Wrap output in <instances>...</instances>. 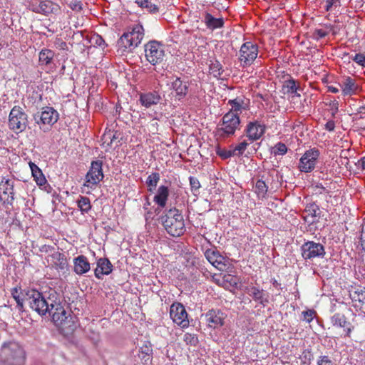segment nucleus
<instances>
[{
  "instance_id": "nucleus-1",
  "label": "nucleus",
  "mask_w": 365,
  "mask_h": 365,
  "mask_svg": "<svg viewBox=\"0 0 365 365\" xmlns=\"http://www.w3.org/2000/svg\"><path fill=\"white\" fill-rule=\"evenodd\" d=\"M48 298L50 302L47 313L52 317L54 324L59 327L64 334H72L77 326L70 313L66 311L65 302H63L59 294L54 289L49 291Z\"/></svg>"
},
{
  "instance_id": "nucleus-2",
  "label": "nucleus",
  "mask_w": 365,
  "mask_h": 365,
  "mask_svg": "<svg viewBox=\"0 0 365 365\" xmlns=\"http://www.w3.org/2000/svg\"><path fill=\"white\" fill-rule=\"evenodd\" d=\"M26 352L16 341H8L0 348V365H25Z\"/></svg>"
},
{
  "instance_id": "nucleus-3",
  "label": "nucleus",
  "mask_w": 365,
  "mask_h": 365,
  "mask_svg": "<svg viewBox=\"0 0 365 365\" xmlns=\"http://www.w3.org/2000/svg\"><path fill=\"white\" fill-rule=\"evenodd\" d=\"M161 221L167 232L173 237L182 236L185 232L183 216L175 207L166 210Z\"/></svg>"
},
{
  "instance_id": "nucleus-4",
  "label": "nucleus",
  "mask_w": 365,
  "mask_h": 365,
  "mask_svg": "<svg viewBox=\"0 0 365 365\" xmlns=\"http://www.w3.org/2000/svg\"><path fill=\"white\" fill-rule=\"evenodd\" d=\"M25 293V302L29 306L39 315H46L49 307V299L36 289H31L24 291Z\"/></svg>"
},
{
  "instance_id": "nucleus-5",
  "label": "nucleus",
  "mask_w": 365,
  "mask_h": 365,
  "mask_svg": "<svg viewBox=\"0 0 365 365\" xmlns=\"http://www.w3.org/2000/svg\"><path fill=\"white\" fill-rule=\"evenodd\" d=\"M240 125L239 115L232 113H227L217 125L216 135L220 138H230L235 135L236 130L240 128Z\"/></svg>"
},
{
  "instance_id": "nucleus-6",
  "label": "nucleus",
  "mask_w": 365,
  "mask_h": 365,
  "mask_svg": "<svg viewBox=\"0 0 365 365\" xmlns=\"http://www.w3.org/2000/svg\"><path fill=\"white\" fill-rule=\"evenodd\" d=\"M144 37V29L142 25L136 24L133 26L130 31L124 33L118 40L119 46L131 51L137 47Z\"/></svg>"
},
{
  "instance_id": "nucleus-7",
  "label": "nucleus",
  "mask_w": 365,
  "mask_h": 365,
  "mask_svg": "<svg viewBox=\"0 0 365 365\" xmlns=\"http://www.w3.org/2000/svg\"><path fill=\"white\" fill-rule=\"evenodd\" d=\"M9 128L16 133L24 131L28 125V115L20 106H15L9 115Z\"/></svg>"
},
{
  "instance_id": "nucleus-8",
  "label": "nucleus",
  "mask_w": 365,
  "mask_h": 365,
  "mask_svg": "<svg viewBox=\"0 0 365 365\" xmlns=\"http://www.w3.org/2000/svg\"><path fill=\"white\" fill-rule=\"evenodd\" d=\"M145 56L152 65L160 63L165 57L163 45L157 41H149L145 45Z\"/></svg>"
},
{
  "instance_id": "nucleus-9",
  "label": "nucleus",
  "mask_w": 365,
  "mask_h": 365,
  "mask_svg": "<svg viewBox=\"0 0 365 365\" xmlns=\"http://www.w3.org/2000/svg\"><path fill=\"white\" fill-rule=\"evenodd\" d=\"M102 167L103 162L101 160H96L91 163V168L86 175L84 187L95 189L98 184L103 180L104 175Z\"/></svg>"
},
{
  "instance_id": "nucleus-10",
  "label": "nucleus",
  "mask_w": 365,
  "mask_h": 365,
  "mask_svg": "<svg viewBox=\"0 0 365 365\" xmlns=\"http://www.w3.org/2000/svg\"><path fill=\"white\" fill-rule=\"evenodd\" d=\"M258 46L251 41L244 43L240 50L239 60L243 68L250 66L258 55Z\"/></svg>"
},
{
  "instance_id": "nucleus-11",
  "label": "nucleus",
  "mask_w": 365,
  "mask_h": 365,
  "mask_svg": "<svg viewBox=\"0 0 365 365\" xmlns=\"http://www.w3.org/2000/svg\"><path fill=\"white\" fill-rule=\"evenodd\" d=\"M302 257L305 261L317 257L323 258L326 254L324 247L319 242L307 241L301 246Z\"/></svg>"
},
{
  "instance_id": "nucleus-12",
  "label": "nucleus",
  "mask_w": 365,
  "mask_h": 365,
  "mask_svg": "<svg viewBox=\"0 0 365 365\" xmlns=\"http://www.w3.org/2000/svg\"><path fill=\"white\" fill-rule=\"evenodd\" d=\"M34 119L40 128L45 131L42 125L51 126L56 123L58 120V113L52 107H44L41 112L34 115Z\"/></svg>"
},
{
  "instance_id": "nucleus-13",
  "label": "nucleus",
  "mask_w": 365,
  "mask_h": 365,
  "mask_svg": "<svg viewBox=\"0 0 365 365\" xmlns=\"http://www.w3.org/2000/svg\"><path fill=\"white\" fill-rule=\"evenodd\" d=\"M170 316L173 322L185 328L189 326V320L187 319V313L185 307L179 302H175L170 306Z\"/></svg>"
},
{
  "instance_id": "nucleus-14",
  "label": "nucleus",
  "mask_w": 365,
  "mask_h": 365,
  "mask_svg": "<svg viewBox=\"0 0 365 365\" xmlns=\"http://www.w3.org/2000/svg\"><path fill=\"white\" fill-rule=\"evenodd\" d=\"M319 154V150L317 148L307 150L300 158L299 165L300 170L304 173L312 171L315 168Z\"/></svg>"
},
{
  "instance_id": "nucleus-15",
  "label": "nucleus",
  "mask_w": 365,
  "mask_h": 365,
  "mask_svg": "<svg viewBox=\"0 0 365 365\" xmlns=\"http://www.w3.org/2000/svg\"><path fill=\"white\" fill-rule=\"evenodd\" d=\"M34 12L48 15L56 14L60 10L58 4L49 0L34 1L30 5Z\"/></svg>"
},
{
  "instance_id": "nucleus-16",
  "label": "nucleus",
  "mask_w": 365,
  "mask_h": 365,
  "mask_svg": "<svg viewBox=\"0 0 365 365\" xmlns=\"http://www.w3.org/2000/svg\"><path fill=\"white\" fill-rule=\"evenodd\" d=\"M226 314L220 309H211L205 314V320L209 327L217 329L223 326Z\"/></svg>"
},
{
  "instance_id": "nucleus-17",
  "label": "nucleus",
  "mask_w": 365,
  "mask_h": 365,
  "mask_svg": "<svg viewBox=\"0 0 365 365\" xmlns=\"http://www.w3.org/2000/svg\"><path fill=\"white\" fill-rule=\"evenodd\" d=\"M48 264L57 270L63 271L68 267L67 259L64 254L56 250L46 257Z\"/></svg>"
},
{
  "instance_id": "nucleus-18",
  "label": "nucleus",
  "mask_w": 365,
  "mask_h": 365,
  "mask_svg": "<svg viewBox=\"0 0 365 365\" xmlns=\"http://www.w3.org/2000/svg\"><path fill=\"white\" fill-rule=\"evenodd\" d=\"M265 131V125L257 120L250 122L246 128V133L248 138L252 140L259 139Z\"/></svg>"
},
{
  "instance_id": "nucleus-19",
  "label": "nucleus",
  "mask_w": 365,
  "mask_h": 365,
  "mask_svg": "<svg viewBox=\"0 0 365 365\" xmlns=\"http://www.w3.org/2000/svg\"><path fill=\"white\" fill-rule=\"evenodd\" d=\"M349 296L353 302V306L365 312V287H359L349 291Z\"/></svg>"
},
{
  "instance_id": "nucleus-20",
  "label": "nucleus",
  "mask_w": 365,
  "mask_h": 365,
  "mask_svg": "<svg viewBox=\"0 0 365 365\" xmlns=\"http://www.w3.org/2000/svg\"><path fill=\"white\" fill-rule=\"evenodd\" d=\"M0 190H2L4 195H8V197L4 200V203L12 205L15 200L14 180L3 178L0 182Z\"/></svg>"
},
{
  "instance_id": "nucleus-21",
  "label": "nucleus",
  "mask_w": 365,
  "mask_h": 365,
  "mask_svg": "<svg viewBox=\"0 0 365 365\" xmlns=\"http://www.w3.org/2000/svg\"><path fill=\"white\" fill-rule=\"evenodd\" d=\"M339 85L344 96H352L359 90V86L356 80L350 76L342 77Z\"/></svg>"
},
{
  "instance_id": "nucleus-22",
  "label": "nucleus",
  "mask_w": 365,
  "mask_h": 365,
  "mask_svg": "<svg viewBox=\"0 0 365 365\" xmlns=\"http://www.w3.org/2000/svg\"><path fill=\"white\" fill-rule=\"evenodd\" d=\"M331 322L334 327H339L344 329L345 336L350 337L353 326L347 321L345 315L341 313H336L331 317Z\"/></svg>"
},
{
  "instance_id": "nucleus-23",
  "label": "nucleus",
  "mask_w": 365,
  "mask_h": 365,
  "mask_svg": "<svg viewBox=\"0 0 365 365\" xmlns=\"http://www.w3.org/2000/svg\"><path fill=\"white\" fill-rule=\"evenodd\" d=\"M245 292L255 302H259L263 306L269 303V296L263 289H260L255 286H248L245 288Z\"/></svg>"
},
{
  "instance_id": "nucleus-24",
  "label": "nucleus",
  "mask_w": 365,
  "mask_h": 365,
  "mask_svg": "<svg viewBox=\"0 0 365 365\" xmlns=\"http://www.w3.org/2000/svg\"><path fill=\"white\" fill-rule=\"evenodd\" d=\"M250 101L244 97H237L235 99L229 100L227 105L231 106L228 113H232L239 115L242 110H246L249 108Z\"/></svg>"
},
{
  "instance_id": "nucleus-25",
  "label": "nucleus",
  "mask_w": 365,
  "mask_h": 365,
  "mask_svg": "<svg viewBox=\"0 0 365 365\" xmlns=\"http://www.w3.org/2000/svg\"><path fill=\"white\" fill-rule=\"evenodd\" d=\"M113 270V264L108 258H99L97 260V267L94 271L95 277L101 279L102 275H108Z\"/></svg>"
},
{
  "instance_id": "nucleus-26",
  "label": "nucleus",
  "mask_w": 365,
  "mask_h": 365,
  "mask_svg": "<svg viewBox=\"0 0 365 365\" xmlns=\"http://www.w3.org/2000/svg\"><path fill=\"white\" fill-rule=\"evenodd\" d=\"M90 269L91 264L86 256L79 255L73 259V271L76 274L82 275Z\"/></svg>"
},
{
  "instance_id": "nucleus-27",
  "label": "nucleus",
  "mask_w": 365,
  "mask_h": 365,
  "mask_svg": "<svg viewBox=\"0 0 365 365\" xmlns=\"http://www.w3.org/2000/svg\"><path fill=\"white\" fill-rule=\"evenodd\" d=\"M171 86L175 92V97L180 101L186 96L188 92L189 83L182 81L180 78H176L175 80L172 82Z\"/></svg>"
},
{
  "instance_id": "nucleus-28",
  "label": "nucleus",
  "mask_w": 365,
  "mask_h": 365,
  "mask_svg": "<svg viewBox=\"0 0 365 365\" xmlns=\"http://www.w3.org/2000/svg\"><path fill=\"white\" fill-rule=\"evenodd\" d=\"M202 22L211 31L222 28L225 24L223 18H215L207 11L203 14Z\"/></svg>"
},
{
  "instance_id": "nucleus-29",
  "label": "nucleus",
  "mask_w": 365,
  "mask_h": 365,
  "mask_svg": "<svg viewBox=\"0 0 365 365\" xmlns=\"http://www.w3.org/2000/svg\"><path fill=\"white\" fill-rule=\"evenodd\" d=\"M54 56L55 53L53 51L48 48L42 49L38 53L39 66H45L48 68H53Z\"/></svg>"
},
{
  "instance_id": "nucleus-30",
  "label": "nucleus",
  "mask_w": 365,
  "mask_h": 365,
  "mask_svg": "<svg viewBox=\"0 0 365 365\" xmlns=\"http://www.w3.org/2000/svg\"><path fill=\"white\" fill-rule=\"evenodd\" d=\"M206 259L216 268L222 269V266L225 264L222 262L224 257L217 250L207 249L205 252Z\"/></svg>"
},
{
  "instance_id": "nucleus-31",
  "label": "nucleus",
  "mask_w": 365,
  "mask_h": 365,
  "mask_svg": "<svg viewBox=\"0 0 365 365\" xmlns=\"http://www.w3.org/2000/svg\"><path fill=\"white\" fill-rule=\"evenodd\" d=\"M160 99V96L156 91L148 92L140 95V101L146 108L158 104Z\"/></svg>"
},
{
  "instance_id": "nucleus-32",
  "label": "nucleus",
  "mask_w": 365,
  "mask_h": 365,
  "mask_svg": "<svg viewBox=\"0 0 365 365\" xmlns=\"http://www.w3.org/2000/svg\"><path fill=\"white\" fill-rule=\"evenodd\" d=\"M169 194L168 187L160 185L157 190L156 195L154 196L153 201L159 207L164 208L166 206Z\"/></svg>"
},
{
  "instance_id": "nucleus-33",
  "label": "nucleus",
  "mask_w": 365,
  "mask_h": 365,
  "mask_svg": "<svg viewBox=\"0 0 365 365\" xmlns=\"http://www.w3.org/2000/svg\"><path fill=\"white\" fill-rule=\"evenodd\" d=\"M283 89L287 93L293 94L297 97L300 96V94L297 93V91L300 90L299 83L292 77L284 81Z\"/></svg>"
},
{
  "instance_id": "nucleus-34",
  "label": "nucleus",
  "mask_w": 365,
  "mask_h": 365,
  "mask_svg": "<svg viewBox=\"0 0 365 365\" xmlns=\"http://www.w3.org/2000/svg\"><path fill=\"white\" fill-rule=\"evenodd\" d=\"M29 166L36 184L39 186L44 185L47 181L41 170L34 163L32 162L29 163Z\"/></svg>"
},
{
  "instance_id": "nucleus-35",
  "label": "nucleus",
  "mask_w": 365,
  "mask_h": 365,
  "mask_svg": "<svg viewBox=\"0 0 365 365\" xmlns=\"http://www.w3.org/2000/svg\"><path fill=\"white\" fill-rule=\"evenodd\" d=\"M223 72V67L218 61H210L209 64V73L210 75L219 79L221 78Z\"/></svg>"
},
{
  "instance_id": "nucleus-36",
  "label": "nucleus",
  "mask_w": 365,
  "mask_h": 365,
  "mask_svg": "<svg viewBox=\"0 0 365 365\" xmlns=\"http://www.w3.org/2000/svg\"><path fill=\"white\" fill-rule=\"evenodd\" d=\"M76 203L82 215L88 213L92 208L90 199L86 196L80 195Z\"/></svg>"
},
{
  "instance_id": "nucleus-37",
  "label": "nucleus",
  "mask_w": 365,
  "mask_h": 365,
  "mask_svg": "<svg viewBox=\"0 0 365 365\" xmlns=\"http://www.w3.org/2000/svg\"><path fill=\"white\" fill-rule=\"evenodd\" d=\"M120 133L118 131L108 130L102 136L103 144L111 146L114 140L118 138Z\"/></svg>"
},
{
  "instance_id": "nucleus-38",
  "label": "nucleus",
  "mask_w": 365,
  "mask_h": 365,
  "mask_svg": "<svg viewBox=\"0 0 365 365\" xmlns=\"http://www.w3.org/2000/svg\"><path fill=\"white\" fill-rule=\"evenodd\" d=\"M135 3L138 6L145 9L149 13L155 14L158 12V7L155 4H152L150 0H136Z\"/></svg>"
},
{
  "instance_id": "nucleus-39",
  "label": "nucleus",
  "mask_w": 365,
  "mask_h": 365,
  "mask_svg": "<svg viewBox=\"0 0 365 365\" xmlns=\"http://www.w3.org/2000/svg\"><path fill=\"white\" fill-rule=\"evenodd\" d=\"M160 176L158 173H153L150 175L146 180V185L149 187L148 190L150 192H153V190L156 187Z\"/></svg>"
},
{
  "instance_id": "nucleus-40",
  "label": "nucleus",
  "mask_w": 365,
  "mask_h": 365,
  "mask_svg": "<svg viewBox=\"0 0 365 365\" xmlns=\"http://www.w3.org/2000/svg\"><path fill=\"white\" fill-rule=\"evenodd\" d=\"M268 190V186L266 185L265 182L259 179L257 180L255 183V192L259 197H264L267 194Z\"/></svg>"
},
{
  "instance_id": "nucleus-41",
  "label": "nucleus",
  "mask_w": 365,
  "mask_h": 365,
  "mask_svg": "<svg viewBox=\"0 0 365 365\" xmlns=\"http://www.w3.org/2000/svg\"><path fill=\"white\" fill-rule=\"evenodd\" d=\"M11 295L13 298L15 299L17 304V308L19 311L23 312L24 309V302H25V294L24 295V298H21L19 294V290L17 287H14L11 289Z\"/></svg>"
},
{
  "instance_id": "nucleus-42",
  "label": "nucleus",
  "mask_w": 365,
  "mask_h": 365,
  "mask_svg": "<svg viewBox=\"0 0 365 365\" xmlns=\"http://www.w3.org/2000/svg\"><path fill=\"white\" fill-rule=\"evenodd\" d=\"M90 43L94 46H103L105 45V41L99 34L94 33L90 37Z\"/></svg>"
},
{
  "instance_id": "nucleus-43",
  "label": "nucleus",
  "mask_w": 365,
  "mask_h": 365,
  "mask_svg": "<svg viewBox=\"0 0 365 365\" xmlns=\"http://www.w3.org/2000/svg\"><path fill=\"white\" fill-rule=\"evenodd\" d=\"M247 145L248 143L245 140H243L242 142L240 143L238 145L232 148L234 155L236 156H240L242 155L245 150H246Z\"/></svg>"
},
{
  "instance_id": "nucleus-44",
  "label": "nucleus",
  "mask_w": 365,
  "mask_h": 365,
  "mask_svg": "<svg viewBox=\"0 0 365 365\" xmlns=\"http://www.w3.org/2000/svg\"><path fill=\"white\" fill-rule=\"evenodd\" d=\"M183 340L187 345L195 346L198 342L197 336L194 334L186 333L183 336Z\"/></svg>"
},
{
  "instance_id": "nucleus-45",
  "label": "nucleus",
  "mask_w": 365,
  "mask_h": 365,
  "mask_svg": "<svg viewBox=\"0 0 365 365\" xmlns=\"http://www.w3.org/2000/svg\"><path fill=\"white\" fill-rule=\"evenodd\" d=\"M287 152V148L283 143H278L273 148L272 153L276 155H284Z\"/></svg>"
},
{
  "instance_id": "nucleus-46",
  "label": "nucleus",
  "mask_w": 365,
  "mask_h": 365,
  "mask_svg": "<svg viewBox=\"0 0 365 365\" xmlns=\"http://www.w3.org/2000/svg\"><path fill=\"white\" fill-rule=\"evenodd\" d=\"M217 154L222 159H227L232 156H235L232 149L226 150L218 148Z\"/></svg>"
},
{
  "instance_id": "nucleus-47",
  "label": "nucleus",
  "mask_w": 365,
  "mask_h": 365,
  "mask_svg": "<svg viewBox=\"0 0 365 365\" xmlns=\"http://www.w3.org/2000/svg\"><path fill=\"white\" fill-rule=\"evenodd\" d=\"M303 320L307 322H311L314 317L316 315V312L314 310L308 309L307 311L302 312Z\"/></svg>"
},
{
  "instance_id": "nucleus-48",
  "label": "nucleus",
  "mask_w": 365,
  "mask_h": 365,
  "mask_svg": "<svg viewBox=\"0 0 365 365\" xmlns=\"http://www.w3.org/2000/svg\"><path fill=\"white\" fill-rule=\"evenodd\" d=\"M189 180L192 191L193 192H197L200 187V183L197 178L191 176L189 178Z\"/></svg>"
},
{
  "instance_id": "nucleus-49",
  "label": "nucleus",
  "mask_w": 365,
  "mask_h": 365,
  "mask_svg": "<svg viewBox=\"0 0 365 365\" xmlns=\"http://www.w3.org/2000/svg\"><path fill=\"white\" fill-rule=\"evenodd\" d=\"M317 365H335V364L328 356H321L318 359Z\"/></svg>"
},
{
  "instance_id": "nucleus-50",
  "label": "nucleus",
  "mask_w": 365,
  "mask_h": 365,
  "mask_svg": "<svg viewBox=\"0 0 365 365\" xmlns=\"http://www.w3.org/2000/svg\"><path fill=\"white\" fill-rule=\"evenodd\" d=\"M329 31L321 29H317L313 33L314 38L317 40L324 38L329 34Z\"/></svg>"
},
{
  "instance_id": "nucleus-51",
  "label": "nucleus",
  "mask_w": 365,
  "mask_h": 365,
  "mask_svg": "<svg viewBox=\"0 0 365 365\" xmlns=\"http://www.w3.org/2000/svg\"><path fill=\"white\" fill-rule=\"evenodd\" d=\"M352 59L359 65L365 67V53H356Z\"/></svg>"
},
{
  "instance_id": "nucleus-52",
  "label": "nucleus",
  "mask_w": 365,
  "mask_h": 365,
  "mask_svg": "<svg viewBox=\"0 0 365 365\" xmlns=\"http://www.w3.org/2000/svg\"><path fill=\"white\" fill-rule=\"evenodd\" d=\"M68 6L73 11H81L82 9L81 2L77 0H72Z\"/></svg>"
},
{
  "instance_id": "nucleus-53",
  "label": "nucleus",
  "mask_w": 365,
  "mask_h": 365,
  "mask_svg": "<svg viewBox=\"0 0 365 365\" xmlns=\"http://www.w3.org/2000/svg\"><path fill=\"white\" fill-rule=\"evenodd\" d=\"M319 210L318 206L316 205H311L309 207H307L306 210L307 212H309V214L312 217H316L317 215V212Z\"/></svg>"
},
{
  "instance_id": "nucleus-54",
  "label": "nucleus",
  "mask_w": 365,
  "mask_h": 365,
  "mask_svg": "<svg viewBox=\"0 0 365 365\" xmlns=\"http://www.w3.org/2000/svg\"><path fill=\"white\" fill-rule=\"evenodd\" d=\"M40 251L41 252H46L49 255L51 254L53 252H55L56 249L53 246L44 245L41 247Z\"/></svg>"
},
{
  "instance_id": "nucleus-55",
  "label": "nucleus",
  "mask_w": 365,
  "mask_h": 365,
  "mask_svg": "<svg viewBox=\"0 0 365 365\" xmlns=\"http://www.w3.org/2000/svg\"><path fill=\"white\" fill-rule=\"evenodd\" d=\"M335 128V123L334 120H329L325 124V129L329 131H333Z\"/></svg>"
},
{
  "instance_id": "nucleus-56",
  "label": "nucleus",
  "mask_w": 365,
  "mask_h": 365,
  "mask_svg": "<svg viewBox=\"0 0 365 365\" xmlns=\"http://www.w3.org/2000/svg\"><path fill=\"white\" fill-rule=\"evenodd\" d=\"M271 282L274 287L277 288V289L282 290V288L281 287V284L279 283L275 279H272L271 280Z\"/></svg>"
},
{
  "instance_id": "nucleus-57",
  "label": "nucleus",
  "mask_w": 365,
  "mask_h": 365,
  "mask_svg": "<svg viewBox=\"0 0 365 365\" xmlns=\"http://www.w3.org/2000/svg\"><path fill=\"white\" fill-rule=\"evenodd\" d=\"M358 113L361 114V118L365 117V104L359 108Z\"/></svg>"
},
{
  "instance_id": "nucleus-58",
  "label": "nucleus",
  "mask_w": 365,
  "mask_h": 365,
  "mask_svg": "<svg viewBox=\"0 0 365 365\" xmlns=\"http://www.w3.org/2000/svg\"><path fill=\"white\" fill-rule=\"evenodd\" d=\"M359 165L361 166V169L362 170H365V156L361 158L359 160Z\"/></svg>"
},
{
  "instance_id": "nucleus-59",
  "label": "nucleus",
  "mask_w": 365,
  "mask_h": 365,
  "mask_svg": "<svg viewBox=\"0 0 365 365\" xmlns=\"http://www.w3.org/2000/svg\"><path fill=\"white\" fill-rule=\"evenodd\" d=\"M328 91H329V92H331V93H338V92H339V88H336V87H334V86H329L328 87Z\"/></svg>"
},
{
  "instance_id": "nucleus-60",
  "label": "nucleus",
  "mask_w": 365,
  "mask_h": 365,
  "mask_svg": "<svg viewBox=\"0 0 365 365\" xmlns=\"http://www.w3.org/2000/svg\"><path fill=\"white\" fill-rule=\"evenodd\" d=\"M325 27L327 29H328L329 31H332L334 35L336 34V30H334V26L332 25H331V24H329V25L326 24Z\"/></svg>"
},
{
  "instance_id": "nucleus-61",
  "label": "nucleus",
  "mask_w": 365,
  "mask_h": 365,
  "mask_svg": "<svg viewBox=\"0 0 365 365\" xmlns=\"http://www.w3.org/2000/svg\"><path fill=\"white\" fill-rule=\"evenodd\" d=\"M85 192H86V193H89V192H90V191H89V190H88V191H85Z\"/></svg>"
}]
</instances>
